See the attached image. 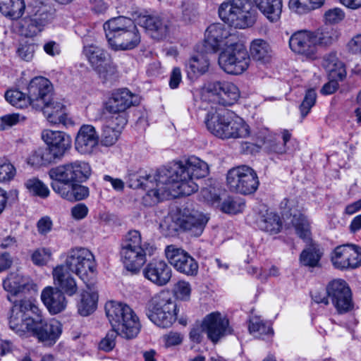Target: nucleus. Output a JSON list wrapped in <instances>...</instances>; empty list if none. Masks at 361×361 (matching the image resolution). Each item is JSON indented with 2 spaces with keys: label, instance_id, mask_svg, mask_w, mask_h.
Returning a JSON list of instances; mask_svg holds the SVG:
<instances>
[{
  "label": "nucleus",
  "instance_id": "38",
  "mask_svg": "<svg viewBox=\"0 0 361 361\" xmlns=\"http://www.w3.org/2000/svg\"><path fill=\"white\" fill-rule=\"evenodd\" d=\"M271 47L269 43L262 39H257L252 42L250 45V54L253 59L262 64L269 63L271 59Z\"/></svg>",
  "mask_w": 361,
  "mask_h": 361
},
{
  "label": "nucleus",
  "instance_id": "62",
  "mask_svg": "<svg viewBox=\"0 0 361 361\" xmlns=\"http://www.w3.org/2000/svg\"><path fill=\"white\" fill-rule=\"evenodd\" d=\"M88 208L83 203H78L71 209V214L75 219L80 220L85 218L88 214Z\"/></svg>",
  "mask_w": 361,
  "mask_h": 361
},
{
  "label": "nucleus",
  "instance_id": "44",
  "mask_svg": "<svg viewBox=\"0 0 361 361\" xmlns=\"http://www.w3.org/2000/svg\"><path fill=\"white\" fill-rule=\"evenodd\" d=\"M324 2L325 0H290L289 7L295 13L302 14L319 8Z\"/></svg>",
  "mask_w": 361,
  "mask_h": 361
},
{
  "label": "nucleus",
  "instance_id": "50",
  "mask_svg": "<svg viewBox=\"0 0 361 361\" xmlns=\"http://www.w3.org/2000/svg\"><path fill=\"white\" fill-rule=\"evenodd\" d=\"M120 336L118 331L116 329L109 330L106 336L99 341L98 349L105 353H109L114 350L116 346V339Z\"/></svg>",
  "mask_w": 361,
  "mask_h": 361
},
{
  "label": "nucleus",
  "instance_id": "55",
  "mask_svg": "<svg viewBox=\"0 0 361 361\" xmlns=\"http://www.w3.org/2000/svg\"><path fill=\"white\" fill-rule=\"evenodd\" d=\"M35 48L36 45L33 43L25 42L20 44L16 50V54L20 59L30 61L34 56Z\"/></svg>",
  "mask_w": 361,
  "mask_h": 361
},
{
  "label": "nucleus",
  "instance_id": "23",
  "mask_svg": "<svg viewBox=\"0 0 361 361\" xmlns=\"http://www.w3.org/2000/svg\"><path fill=\"white\" fill-rule=\"evenodd\" d=\"M209 219V217L202 212L184 209L177 219V224L183 230L198 237L203 233Z\"/></svg>",
  "mask_w": 361,
  "mask_h": 361
},
{
  "label": "nucleus",
  "instance_id": "15",
  "mask_svg": "<svg viewBox=\"0 0 361 361\" xmlns=\"http://www.w3.org/2000/svg\"><path fill=\"white\" fill-rule=\"evenodd\" d=\"M331 262L337 269H356L361 265V248L349 244L337 246L331 254Z\"/></svg>",
  "mask_w": 361,
  "mask_h": 361
},
{
  "label": "nucleus",
  "instance_id": "64",
  "mask_svg": "<svg viewBox=\"0 0 361 361\" xmlns=\"http://www.w3.org/2000/svg\"><path fill=\"white\" fill-rule=\"evenodd\" d=\"M270 136V131L268 128L259 129L255 135L256 144L257 147H261L267 141H269Z\"/></svg>",
  "mask_w": 361,
  "mask_h": 361
},
{
  "label": "nucleus",
  "instance_id": "11",
  "mask_svg": "<svg viewBox=\"0 0 361 361\" xmlns=\"http://www.w3.org/2000/svg\"><path fill=\"white\" fill-rule=\"evenodd\" d=\"M68 271L75 274L85 283L90 274L96 271V263L93 254L84 247L71 249L66 255L65 264Z\"/></svg>",
  "mask_w": 361,
  "mask_h": 361
},
{
  "label": "nucleus",
  "instance_id": "58",
  "mask_svg": "<svg viewBox=\"0 0 361 361\" xmlns=\"http://www.w3.org/2000/svg\"><path fill=\"white\" fill-rule=\"evenodd\" d=\"M325 22L329 24H336L345 18V12L340 8H333L324 13Z\"/></svg>",
  "mask_w": 361,
  "mask_h": 361
},
{
  "label": "nucleus",
  "instance_id": "59",
  "mask_svg": "<svg viewBox=\"0 0 361 361\" xmlns=\"http://www.w3.org/2000/svg\"><path fill=\"white\" fill-rule=\"evenodd\" d=\"M204 333L206 334V330L202 322L200 324L193 326L189 333V338L192 342L199 344L203 341Z\"/></svg>",
  "mask_w": 361,
  "mask_h": 361
},
{
  "label": "nucleus",
  "instance_id": "22",
  "mask_svg": "<svg viewBox=\"0 0 361 361\" xmlns=\"http://www.w3.org/2000/svg\"><path fill=\"white\" fill-rule=\"evenodd\" d=\"M233 35L239 38L237 31L231 32L221 23L212 24L206 30L205 47L211 49L213 52H216L219 49L229 45V42L233 39V37H231Z\"/></svg>",
  "mask_w": 361,
  "mask_h": 361
},
{
  "label": "nucleus",
  "instance_id": "35",
  "mask_svg": "<svg viewBox=\"0 0 361 361\" xmlns=\"http://www.w3.org/2000/svg\"><path fill=\"white\" fill-rule=\"evenodd\" d=\"M245 8H240L237 13L231 27L239 29H245L251 27L255 22V16L252 11V6L250 0L243 1Z\"/></svg>",
  "mask_w": 361,
  "mask_h": 361
},
{
  "label": "nucleus",
  "instance_id": "14",
  "mask_svg": "<svg viewBox=\"0 0 361 361\" xmlns=\"http://www.w3.org/2000/svg\"><path fill=\"white\" fill-rule=\"evenodd\" d=\"M27 95L30 106L35 109L43 108L44 104L51 101L54 96V90L52 83L47 78L42 76L33 78L27 87Z\"/></svg>",
  "mask_w": 361,
  "mask_h": 361
},
{
  "label": "nucleus",
  "instance_id": "19",
  "mask_svg": "<svg viewBox=\"0 0 361 361\" xmlns=\"http://www.w3.org/2000/svg\"><path fill=\"white\" fill-rule=\"evenodd\" d=\"M209 340L214 344L226 335L231 334L233 330L229 326L228 319L218 312H212L202 321Z\"/></svg>",
  "mask_w": 361,
  "mask_h": 361
},
{
  "label": "nucleus",
  "instance_id": "43",
  "mask_svg": "<svg viewBox=\"0 0 361 361\" xmlns=\"http://www.w3.org/2000/svg\"><path fill=\"white\" fill-rule=\"evenodd\" d=\"M314 45L317 47H328L332 44L338 38L336 30L332 28H324L312 32Z\"/></svg>",
  "mask_w": 361,
  "mask_h": 361
},
{
  "label": "nucleus",
  "instance_id": "57",
  "mask_svg": "<svg viewBox=\"0 0 361 361\" xmlns=\"http://www.w3.org/2000/svg\"><path fill=\"white\" fill-rule=\"evenodd\" d=\"M173 291L177 298L186 300L190 295V284L185 281H179L175 284Z\"/></svg>",
  "mask_w": 361,
  "mask_h": 361
},
{
  "label": "nucleus",
  "instance_id": "33",
  "mask_svg": "<svg viewBox=\"0 0 361 361\" xmlns=\"http://www.w3.org/2000/svg\"><path fill=\"white\" fill-rule=\"evenodd\" d=\"M60 161L58 156L47 145L45 147H39L32 152L28 157L27 163L32 166L39 167Z\"/></svg>",
  "mask_w": 361,
  "mask_h": 361
},
{
  "label": "nucleus",
  "instance_id": "41",
  "mask_svg": "<svg viewBox=\"0 0 361 361\" xmlns=\"http://www.w3.org/2000/svg\"><path fill=\"white\" fill-rule=\"evenodd\" d=\"M56 192L68 201H80L87 198L90 191L87 187L74 183Z\"/></svg>",
  "mask_w": 361,
  "mask_h": 361
},
{
  "label": "nucleus",
  "instance_id": "45",
  "mask_svg": "<svg viewBox=\"0 0 361 361\" xmlns=\"http://www.w3.org/2000/svg\"><path fill=\"white\" fill-rule=\"evenodd\" d=\"M6 100L12 106L23 109L30 106V102L27 95L18 89L7 90L4 94Z\"/></svg>",
  "mask_w": 361,
  "mask_h": 361
},
{
  "label": "nucleus",
  "instance_id": "18",
  "mask_svg": "<svg viewBox=\"0 0 361 361\" xmlns=\"http://www.w3.org/2000/svg\"><path fill=\"white\" fill-rule=\"evenodd\" d=\"M289 47L296 55L307 60L317 59V49L314 45L312 32L302 30L295 32L289 38Z\"/></svg>",
  "mask_w": 361,
  "mask_h": 361
},
{
  "label": "nucleus",
  "instance_id": "2",
  "mask_svg": "<svg viewBox=\"0 0 361 361\" xmlns=\"http://www.w3.org/2000/svg\"><path fill=\"white\" fill-rule=\"evenodd\" d=\"M8 324L19 336L30 333L39 342L54 345L62 332L61 324L56 319L47 320L34 301L21 299L13 302Z\"/></svg>",
  "mask_w": 361,
  "mask_h": 361
},
{
  "label": "nucleus",
  "instance_id": "36",
  "mask_svg": "<svg viewBox=\"0 0 361 361\" xmlns=\"http://www.w3.org/2000/svg\"><path fill=\"white\" fill-rule=\"evenodd\" d=\"M209 60L202 54L191 57L186 63V72L190 79H194L205 73L209 68Z\"/></svg>",
  "mask_w": 361,
  "mask_h": 361
},
{
  "label": "nucleus",
  "instance_id": "56",
  "mask_svg": "<svg viewBox=\"0 0 361 361\" xmlns=\"http://www.w3.org/2000/svg\"><path fill=\"white\" fill-rule=\"evenodd\" d=\"M51 255V251L49 249L38 248L33 252L31 259L35 265L44 266L49 259Z\"/></svg>",
  "mask_w": 361,
  "mask_h": 361
},
{
  "label": "nucleus",
  "instance_id": "54",
  "mask_svg": "<svg viewBox=\"0 0 361 361\" xmlns=\"http://www.w3.org/2000/svg\"><path fill=\"white\" fill-rule=\"evenodd\" d=\"M271 213L266 206H262L259 209L256 219V224L257 227L264 231H267L271 226Z\"/></svg>",
  "mask_w": 361,
  "mask_h": 361
},
{
  "label": "nucleus",
  "instance_id": "5",
  "mask_svg": "<svg viewBox=\"0 0 361 361\" xmlns=\"http://www.w3.org/2000/svg\"><path fill=\"white\" fill-rule=\"evenodd\" d=\"M106 317L113 329L127 340L135 338L141 329L138 317L127 305L110 301L105 305Z\"/></svg>",
  "mask_w": 361,
  "mask_h": 361
},
{
  "label": "nucleus",
  "instance_id": "61",
  "mask_svg": "<svg viewBox=\"0 0 361 361\" xmlns=\"http://www.w3.org/2000/svg\"><path fill=\"white\" fill-rule=\"evenodd\" d=\"M19 114H8L0 118V130H5L19 122Z\"/></svg>",
  "mask_w": 361,
  "mask_h": 361
},
{
  "label": "nucleus",
  "instance_id": "13",
  "mask_svg": "<svg viewBox=\"0 0 361 361\" xmlns=\"http://www.w3.org/2000/svg\"><path fill=\"white\" fill-rule=\"evenodd\" d=\"M56 17V9L49 5L35 7L32 13L20 21L21 27L25 30L27 37H33L42 32Z\"/></svg>",
  "mask_w": 361,
  "mask_h": 361
},
{
  "label": "nucleus",
  "instance_id": "17",
  "mask_svg": "<svg viewBox=\"0 0 361 361\" xmlns=\"http://www.w3.org/2000/svg\"><path fill=\"white\" fill-rule=\"evenodd\" d=\"M165 253L169 263L178 272L191 276L197 274V262L185 250L170 245L166 247Z\"/></svg>",
  "mask_w": 361,
  "mask_h": 361
},
{
  "label": "nucleus",
  "instance_id": "48",
  "mask_svg": "<svg viewBox=\"0 0 361 361\" xmlns=\"http://www.w3.org/2000/svg\"><path fill=\"white\" fill-rule=\"evenodd\" d=\"M291 137L290 133L288 130H281L274 135V143L272 144V152L278 154H285L287 151L286 142Z\"/></svg>",
  "mask_w": 361,
  "mask_h": 361
},
{
  "label": "nucleus",
  "instance_id": "16",
  "mask_svg": "<svg viewBox=\"0 0 361 361\" xmlns=\"http://www.w3.org/2000/svg\"><path fill=\"white\" fill-rule=\"evenodd\" d=\"M205 91L216 97V102L224 106H232L240 98L238 87L227 80H214L205 85Z\"/></svg>",
  "mask_w": 361,
  "mask_h": 361
},
{
  "label": "nucleus",
  "instance_id": "52",
  "mask_svg": "<svg viewBox=\"0 0 361 361\" xmlns=\"http://www.w3.org/2000/svg\"><path fill=\"white\" fill-rule=\"evenodd\" d=\"M244 203L237 202L231 197L225 199L221 205V210L226 214H237L242 211Z\"/></svg>",
  "mask_w": 361,
  "mask_h": 361
},
{
  "label": "nucleus",
  "instance_id": "29",
  "mask_svg": "<svg viewBox=\"0 0 361 361\" xmlns=\"http://www.w3.org/2000/svg\"><path fill=\"white\" fill-rule=\"evenodd\" d=\"M41 300L51 314L63 312L68 304V300L63 293L52 286H47L42 290Z\"/></svg>",
  "mask_w": 361,
  "mask_h": 361
},
{
  "label": "nucleus",
  "instance_id": "53",
  "mask_svg": "<svg viewBox=\"0 0 361 361\" xmlns=\"http://www.w3.org/2000/svg\"><path fill=\"white\" fill-rule=\"evenodd\" d=\"M317 94L314 90L310 89L306 92L305 98L300 106L302 117L309 114L312 107L315 104Z\"/></svg>",
  "mask_w": 361,
  "mask_h": 361
},
{
  "label": "nucleus",
  "instance_id": "40",
  "mask_svg": "<svg viewBox=\"0 0 361 361\" xmlns=\"http://www.w3.org/2000/svg\"><path fill=\"white\" fill-rule=\"evenodd\" d=\"M25 8L23 0H0V12L13 20L20 18Z\"/></svg>",
  "mask_w": 361,
  "mask_h": 361
},
{
  "label": "nucleus",
  "instance_id": "51",
  "mask_svg": "<svg viewBox=\"0 0 361 361\" xmlns=\"http://www.w3.org/2000/svg\"><path fill=\"white\" fill-rule=\"evenodd\" d=\"M16 175V169L5 158H0V183L9 181Z\"/></svg>",
  "mask_w": 361,
  "mask_h": 361
},
{
  "label": "nucleus",
  "instance_id": "27",
  "mask_svg": "<svg viewBox=\"0 0 361 361\" xmlns=\"http://www.w3.org/2000/svg\"><path fill=\"white\" fill-rule=\"evenodd\" d=\"M99 142V135L91 125L80 127L75 141V148L81 154H90Z\"/></svg>",
  "mask_w": 361,
  "mask_h": 361
},
{
  "label": "nucleus",
  "instance_id": "10",
  "mask_svg": "<svg viewBox=\"0 0 361 361\" xmlns=\"http://www.w3.org/2000/svg\"><path fill=\"white\" fill-rule=\"evenodd\" d=\"M226 183L231 192L243 195L254 194L259 185L257 172L247 165L231 169L226 175Z\"/></svg>",
  "mask_w": 361,
  "mask_h": 361
},
{
  "label": "nucleus",
  "instance_id": "46",
  "mask_svg": "<svg viewBox=\"0 0 361 361\" xmlns=\"http://www.w3.org/2000/svg\"><path fill=\"white\" fill-rule=\"evenodd\" d=\"M24 185L33 196L45 199L49 195L50 191L48 187L37 178L27 179L24 183Z\"/></svg>",
  "mask_w": 361,
  "mask_h": 361
},
{
  "label": "nucleus",
  "instance_id": "20",
  "mask_svg": "<svg viewBox=\"0 0 361 361\" xmlns=\"http://www.w3.org/2000/svg\"><path fill=\"white\" fill-rule=\"evenodd\" d=\"M139 25L154 39L162 40L169 35L171 23L162 15H146L139 18Z\"/></svg>",
  "mask_w": 361,
  "mask_h": 361
},
{
  "label": "nucleus",
  "instance_id": "12",
  "mask_svg": "<svg viewBox=\"0 0 361 361\" xmlns=\"http://www.w3.org/2000/svg\"><path fill=\"white\" fill-rule=\"evenodd\" d=\"M326 293L338 314H345L354 309L353 293L343 279H334L326 286Z\"/></svg>",
  "mask_w": 361,
  "mask_h": 361
},
{
  "label": "nucleus",
  "instance_id": "34",
  "mask_svg": "<svg viewBox=\"0 0 361 361\" xmlns=\"http://www.w3.org/2000/svg\"><path fill=\"white\" fill-rule=\"evenodd\" d=\"M98 294L94 291L83 290L77 301L78 312L82 317L92 314L97 307Z\"/></svg>",
  "mask_w": 361,
  "mask_h": 361
},
{
  "label": "nucleus",
  "instance_id": "31",
  "mask_svg": "<svg viewBox=\"0 0 361 361\" xmlns=\"http://www.w3.org/2000/svg\"><path fill=\"white\" fill-rule=\"evenodd\" d=\"M134 25L135 23L131 18L124 16H118L107 20L103 27L108 43L114 39L117 35L122 34Z\"/></svg>",
  "mask_w": 361,
  "mask_h": 361
},
{
  "label": "nucleus",
  "instance_id": "26",
  "mask_svg": "<svg viewBox=\"0 0 361 361\" xmlns=\"http://www.w3.org/2000/svg\"><path fill=\"white\" fill-rule=\"evenodd\" d=\"M38 111H42L47 117L49 122L53 124H63L68 127L73 125V121L66 114V106L60 101L56 99L54 96L44 104L43 108H39Z\"/></svg>",
  "mask_w": 361,
  "mask_h": 361
},
{
  "label": "nucleus",
  "instance_id": "42",
  "mask_svg": "<svg viewBox=\"0 0 361 361\" xmlns=\"http://www.w3.org/2000/svg\"><path fill=\"white\" fill-rule=\"evenodd\" d=\"M107 125L104 126L101 135V143L104 146H112L114 145L123 128H120L116 123H110L109 118L106 117Z\"/></svg>",
  "mask_w": 361,
  "mask_h": 361
},
{
  "label": "nucleus",
  "instance_id": "24",
  "mask_svg": "<svg viewBox=\"0 0 361 361\" xmlns=\"http://www.w3.org/2000/svg\"><path fill=\"white\" fill-rule=\"evenodd\" d=\"M143 276L157 286H166L171 281L172 270L164 260L154 259L142 270Z\"/></svg>",
  "mask_w": 361,
  "mask_h": 361
},
{
  "label": "nucleus",
  "instance_id": "63",
  "mask_svg": "<svg viewBox=\"0 0 361 361\" xmlns=\"http://www.w3.org/2000/svg\"><path fill=\"white\" fill-rule=\"evenodd\" d=\"M90 8L95 13H103L109 8L106 0H90Z\"/></svg>",
  "mask_w": 361,
  "mask_h": 361
},
{
  "label": "nucleus",
  "instance_id": "39",
  "mask_svg": "<svg viewBox=\"0 0 361 361\" xmlns=\"http://www.w3.org/2000/svg\"><path fill=\"white\" fill-rule=\"evenodd\" d=\"M3 286L6 291L11 295H17L18 293L28 288L27 279L18 273H11L3 281Z\"/></svg>",
  "mask_w": 361,
  "mask_h": 361
},
{
  "label": "nucleus",
  "instance_id": "7",
  "mask_svg": "<svg viewBox=\"0 0 361 361\" xmlns=\"http://www.w3.org/2000/svg\"><path fill=\"white\" fill-rule=\"evenodd\" d=\"M146 315L159 327L171 326L177 319V305L170 293L162 290L154 295L147 304Z\"/></svg>",
  "mask_w": 361,
  "mask_h": 361
},
{
  "label": "nucleus",
  "instance_id": "9",
  "mask_svg": "<svg viewBox=\"0 0 361 361\" xmlns=\"http://www.w3.org/2000/svg\"><path fill=\"white\" fill-rule=\"evenodd\" d=\"M230 44L223 48L219 56V64L226 73L238 75L249 66L250 56L245 47L239 43V38L233 35Z\"/></svg>",
  "mask_w": 361,
  "mask_h": 361
},
{
  "label": "nucleus",
  "instance_id": "49",
  "mask_svg": "<svg viewBox=\"0 0 361 361\" xmlns=\"http://www.w3.org/2000/svg\"><path fill=\"white\" fill-rule=\"evenodd\" d=\"M248 329L254 336L263 338L264 336L270 332L271 327L267 326L259 318L253 317L249 321Z\"/></svg>",
  "mask_w": 361,
  "mask_h": 361
},
{
  "label": "nucleus",
  "instance_id": "37",
  "mask_svg": "<svg viewBox=\"0 0 361 361\" xmlns=\"http://www.w3.org/2000/svg\"><path fill=\"white\" fill-rule=\"evenodd\" d=\"M323 255V252L319 245L315 243L310 244L304 249L300 255L301 265L314 268L319 266V262Z\"/></svg>",
  "mask_w": 361,
  "mask_h": 361
},
{
  "label": "nucleus",
  "instance_id": "1",
  "mask_svg": "<svg viewBox=\"0 0 361 361\" xmlns=\"http://www.w3.org/2000/svg\"><path fill=\"white\" fill-rule=\"evenodd\" d=\"M209 174L208 164L196 157H190L185 164L175 162L167 169L158 171L156 177L144 171L129 175L130 187L147 190V195L161 199L171 188L179 195L188 196L198 190L194 179H200Z\"/></svg>",
  "mask_w": 361,
  "mask_h": 361
},
{
  "label": "nucleus",
  "instance_id": "8",
  "mask_svg": "<svg viewBox=\"0 0 361 361\" xmlns=\"http://www.w3.org/2000/svg\"><path fill=\"white\" fill-rule=\"evenodd\" d=\"M138 104L137 96L129 90L120 89L112 93L104 103V114L109 116L110 123H116L120 128H124L128 123L126 110Z\"/></svg>",
  "mask_w": 361,
  "mask_h": 361
},
{
  "label": "nucleus",
  "instance_id": "3",
  "mask_svg": "<svg viewBox=\"0 0 361 361\" xmlns=\"http://www.w3.org/2000/svg\"><path fill=\"white\" fill-rule=\"evenodd\" d=\"M204 123L207 130L221 140L245 138L250 134L249 125L227 109H211L206 115Z\"/></svg>",
  "mask_w": 361,
  "mask_h": 361
},
{
  "label": "nucleus",
  "instance_id": "4",
  "mask_svg": "<svg viewBox=\"0 0 361 361\" xmlns=\"http://www.w3.org/2000/svg\"><path fill=\"white\" fill-rule=\"evenodd\" d=\"M154 247L143 242L141 233L137 230L129 231L123 238L120 255L124 267L132 272H137L147 261V255H151Z\"/></svg>",
  "mask_w": 361,
  "mask_h": 361
},
{
  "label": "nucleus",
  "instance_id": "28",
  "mask_svg": "<svg viewBox=\"0 0 361 361\" xmlns=\"http://www.w3.org/2000/svg\"><path fill=\"white\" fill-rule=\"evenodd\" d=\"M54 288L65 295L72 297L78 291L75 279L67 271L63 265L56 267L52 271Z\"/></svg>",
  "mask_w": 361,
  "mask_h": 361
},
{
  "label": "nucleus",
  "instance_id": "30",
  "mask_svg": "<svg viewBox=\"0 0 361 361\" xmlns=\"http://www.w3.org/2000/svg\"><path fill=\"white\" fill-rule=\"evenodd\" d=\"M141 42L140 33L134 25L109 42L110 47L114 51L132 50L137 47Z\"/></svg>",
  "mask_w": 361,
  "mask_h": 361
},
{
  "label": "nucleus",
  "instance_id": "21",
  "mask_svg": "<svg viewBox=\"0 0 361 361\" xmlns=\"http://www.w3.org/2000/svg\"><path fill=\"white\" fill-rule=\"evenodd\" d=\"M83 53L93 68L104 79H107L109 73L113 75L116 72V66L108 63L109 55L102 48L93 44L85 46Z\"/></svg>",
  "mask_w": 361,
  "mask_h": 361
},
{
  "label": "nucleus",
  "instance_id": "60",
  "mask_svg": "<svg viewBox=\"0 0 361 361\" xmlns=\"http://www.w3.org/2000/svg\"><path fill=\"white\" fill-rule=\"evenodd\" d=\"M165 347L169 348L180 345L183 340V336L178 332L171 331L163 337Z\"/></svg>",
  "mask_w": 361,
  "mask_h": 361
},
{
  "label": "nucleus",
  "instance_id": "47",
  "mask_svg": "<svg viewBox=\"0 0 361 361\" xmlns=\"http://www.w3.org/2000/svg\"><path fill=\"white\" fill-rule=\"evenodd\" d=\"M291 222L295 229L297 235L302 239L307 240L310 238L311 233L310 229V222L307 217L303 214H299L294 215Z\"/></svg>",
  "mask_w": 361,
  "mask_h": 361
},
{
  "label": "nucleus",
  "instance_id": "6",
  "mask_svg": "<svg viewBox=\"0 0 361 361\" xmlns=\"http://www.w3.org/2000/svg\"><path fill=\"white\" fill-rule=\"evenodd\" d=\"M48 174L52 180L51 186L56 192L74 183L86 181L91 175L90 164L75 160L51 169Z\"/></svg>",
  "mask_w": 361,
  "mask_h": 361
},
{
  "label": "nucleus",
  "instance_id": "25",
  "mask_svg": "<svg viewBox=\"0 0 361 361\" xmlns=\"http://www.w3.org/2000/svg\"><path fill=\"white\" fill-rule=\"evenodd\" d=\"M41 136L43 141L61 160L71 148V137L64 132L46 129L42 132Z\"/></svg>",
  "mask_w": 361,
  "mask_h": 361
},
{
  "label": "nucleus",
  "instance_id": "32",
  "mask_svg": "<svg viewBox=\"0 0 361 361\" xmlns=\"http://www.w3.org/2000/svg\"><path fill=\"white\" fill-rule=\"evenodd\" d=\"M322 66L331 79L342 80L346 75L345 67L335 53L326 54L323 57Z\"/></svg>",
  "mask_w": 361,
  "mask_h": 361
}]
</instances>
